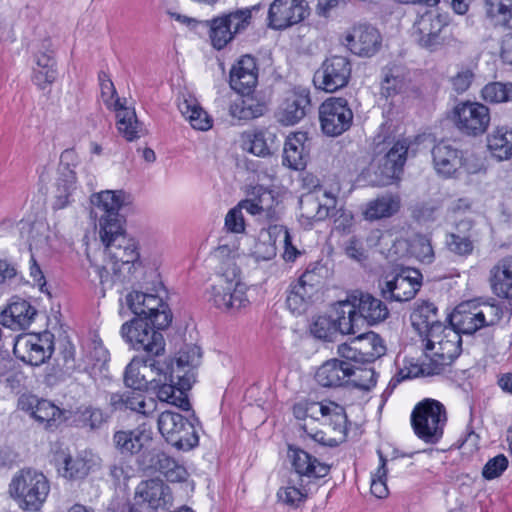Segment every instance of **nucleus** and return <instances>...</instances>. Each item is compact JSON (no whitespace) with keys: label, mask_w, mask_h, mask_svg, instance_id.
<instances>
[{"label":"nucleus","mask_w":512,"mask_h":512,"mask_svg":"<svg viewBox=\"0 0 512 512\" xmlns=\"http://www.w3.org/2000/svg\"><path fill=\"white\" fill-rule=\"evenodd\" d=\"M412 325L420 333H423V328L429 327L436 323L438 319V309L434 303L424 302L412 314Z\"/></svg>","instance_id":"bf43d9fd"},{"label":"nucleus","mask_w":512,"mask_h":512,"mask_svg":"<svg viewBox=\"0 0 512 512\" xmlns=\"http://www.w3.org/2000/svg\"><path fill=\"white\" fill-rule=\"evenodd\" d=\"M350 369V362L333 358L327 360L318 368L315 380L320 386L326 388L346 386Z\"/></svg>","instance_id":"a878e982"},{"label":"nucleus","mask_w":512,"mask_h":512,"mask_svg":"<svg viewBox=\"0 0 512 512\" xmlns=\"http://www.w3.org/2000/svg\"><path fill=\"white\" fill-rule=\"evenodd\" d=\"M310 93L305 88H295L285 99L280 111V121L285 125H294L303 119L310 107Z\"/></svg>","instance_id":"393cba45"},{"label":"nucleus","mask_w":512,"mask_h":512,"mask_svg":"<svg viewBox=\"0 0 512 512\" xmlns=\"http://www.w3.org/2000/svg\"><path fill=\"white\" fill-rule=\"evenodd\" d=\"M237 256L238 249L226 244L219 245L213 251L212 258L218 262V277L223 278V280L239 279L240 269L236 263Z\"/></svg>","instance_id":"c9c22d12"},{"label":"nucleus","mask_w":512,"mask_h":512,"mask_svg":"<svg viewBox=\"0 0 512 512\" xmlns=\"http://www.w3.org/2000/svg\"><path fill=\"white\" fill-rule=\"evenodd\" d=\"M353 341L358 347V353L363 356L366 363H372L386 353L383 339L374 332L362 333Z\"/></svg>","instance_id":"a18cd8bd"},{"label":"nucleus","mask_w":512,"mask_h":512,"mask_svg":"<svg viewBox=\"0 0 512 512\" xmlns=\"http://www.w3.org/2000/svg\"><path fill=\"white\" fill-rule=\"evenodd\" d=\"M268 110L264 97L253 92L240 94L229 107V113L238 120H252L263 116Z\"/></svg>","instance_id":"b1692460"},{"label":"nucleus","mask_w":512,"mask_h":512,"mask_svg":"<svg viewBox=\"0 0 512 512\" xmlns=\"http://www.w3.org/2000/svg\"><path fill=\"white\" fill-rule=\"evenodd\" d=\"M89 460L81 455L75 457L68 455L63 458V472L65 478L76 480L86 477L90 470Z\"/></svg>","instance_id":"13d9d810"},{"label":"nucleus","mask_w":512,"mask_h":512,"mask_svg":"<svg viewBox=\"0 0 512 512\" xmlns=\"http://www.w3.org/2000/svg\"><path fill=\"white\" fill-rule=\"evenodd\" d=\"M202 26L208 28L211 45L218 51L224 49L236 37L223 14L210 20H203Z\"/></svg>","instance_id":"a19ab883"},{"label":"nucleus","mask_w":512,"mask_h":512,"mask_svg":"<svg viewBox=\"0 0 512 512\" xmlns=\"http://www.w3.org/2000/svg\"><path fill=\"white\" fill-rule=\"evenodd\" d=\"M209 301L221 310H239L248 303L239 279L223 280L221 277H218L217 283L211 287Z\"/></svg>","instance_id":"f3484780"},{"label":"nucleus","mask_w":512,"mask_h":512,"mask_svg":"<svg viewBox=\"0 0 512 512\" xmlns=\"http://www.w3.org/2000/svg\"><path fill=\"white\" fill-rule=\"evenodd\" d=\"M306 134L299 132L287 137L283 150L282 163L284 166L301 170L306 166L304 159V141Z\"/></svg>","instance_id":"ea45409f"},{"label":"nucleus","mask_w":512,"mask_h":512,"mask_svg":"<svg viewBox=\"0 0 512 512\" xmlns=\"http://www.w3.org/2000/svg\"><path fill=\"white\" fill-rule=\"evenodd\" d=\"M125 194L123 191H102L95 193L91 196L90 202L93 205L91 214L98 217V210L100 215H114L119 213L120 208L124 203Z\"/></svg>","instance_id":"79ce46f5"},{"label":"nucleus","mask_w":512,"mask_h":512,"mask_svg":"<svg viewBox=\"0 0 512 512\" xmlns=\"http://www.w3.org/2000/svg\"><path fill=\"white\" fill-rule=\"evenodd\" d=\"M84 370L91 378L97 379L104 371H107L109 352L101 341H90L84 346Z\"/></svg>","instance_id":"72a5a7b5"},{"label":"nucleus","mask_w":512,"mask_h":512,"mask_svg":"<svg viewBox=\"0 0 512 512\" xmlns=\"http://www.w3.org/2000/svg\"><path fill=\"white\" fill-rule=\"evenodd\" d=\"M422 275L416 269H402L399 273L386 275L379 281L382 297L387 301L407 302L419 291Z\"/></svg>","instance_id":"1a4fd4ad"},{"label":"nucleus","mask_w":512,"mask_h":512,"mask_svg":"<svg viewBox=\"0 0 512 512\" xmlns=\"http://www.w3.org/2000/svg\"><path fill=\"white\" fill-rule=\"evenodd\" d=\"M5 313H8L10 318V321L7 319L4 320L5 325H16L19 329L25 330L31 325L37 314V310L30 302L16 298L8 305Z\"/></svg>","instance_id":"37998d69"},{"label":"nucleus","mask_w":512,"mask_h":512,"mask_svg":"<svg viewBox=\"0 0 512 512\" xmlns=\"http://www.w3.org/2000/svg\"><path fill=\"white\" fill-rule=\"evenodd\" d=\"M319 409L320 414L327 418L329 424L333 426L335 431L345 434L347 431V415L343 406L335 403H313L306 412L312 409Z\"/></svg>","instance_id":"8fccbe9b"},{"label":"nucleus","mask_w":512,"mask_h":512,"mask_svg":"<svg viewBox=\"0 0 512 512\" xmlns=\"http://www.w3.org/2000/svg\"><path fill=\"white\" fill-rule=\"evenodd\" d=\"M380 457V466L378 467L376 473L372 477L371 481V493L377 498H385L388 495V488L386 486V459L384 458L382 452L378 451Z\"/></svg>","instance_id":"338daca9"},{"label":"nucleus","mask_w":512,"mask_h":512,"mask_svg":"<svg viewBox=\"0 0 512 512\" xmlns=\"http://www.w3.org/2000/svg\"><path fill=\"white\" fill-rule=\"evenodd\" d=\"M247 137V149L256 156L270 155L278 146L276 134L269 129L256 130Z\"/></svg>","instance_id":"49530a36"},{"label":"nucleus","mask_w":512,"mask_h":512,"mask_svg":"<svg viewBox=\"0 0 512 512\" xmlns=\"http://www.w3.org/2000/svg\"><path fill=\"white\" fill-rule=\"evenodd\" d=\"M178 108L194 129L206 131L212 127V120L194 97L183 96L179 99Z\"/></svg>","instance_id":"58836bf2"},{"label":"nucleus","mask_w":512,"mask_h":512,"mask_svg":"<svg viewBox=\"0 0 512 512\" xmlns=\"http://www.w3.org/2000/svg\"><path fill=\"white\" fill-rule=\"evenodd\" d=\"M478 316L479 314L475 305L472 306L471 303H461L447 318L449 319V323L453 326V329L458 331L461 336V334L473 335L483 329Z\"/></svg>","instance_id":"c85d7f7f"},{"label":"nucleus","mask_w":512,"mask_h":512,"mask_svg":"<svg viewBox=\"0 0 512 512\" xmlns=\"http://www.w3.org/2000/svg\"><path fill=\"white\" fill-rule=\"evenodd\" d=\"M201 358L202 351L199 346L195 344H184L178 351L175 359V374H184L186 371H191L195 375L194 368L200 364Z\"/></svg>","instance_id":"3c124183"},{"label":"nucleus","mask_w":512,"mask_h":512,"mask_svg":"<svg viewBox=\"0 0 512 512\" xmlns=\"http://www.w3.org/2000/svg\"><path fill=\"white\" fill-rule=\"evenodd\" d=\"M9 492L20 509L38 512L49 495L50 483L42 472L30 468L22 469L12 478Z\"/></svg>","instance_id":"f03ea898"},{"label":"nucleus","mask_w":512,"mask_h":512,"mask_svg":"<svg viewBox=\"0 0 512 512\" xmlns=\"http://www.w3.org/2000/svg\"><path fill=\"white\" fill-rule=\"evenodd\" d=\"M490 285L498 297L512 299V256L500 259L491 268Z\"/></svg>","instance_id":"7c9ffc66"},{"label":"nucleus","mask_w":512,"mask_h":512,"mask_svg":"<svg viewBox=\"0 0 512 512\" xmlns=\"http://www.w3.org/2000/svg\"><path fill=\"white\" fill-rule=\"evenodd\" d=\"M409 146L410 141L403 138L397 140L390 148L376 172L380 177L377 181L379 186L390 185L394 180L399 179L407 159Z\"/></svg>","instance_id":"6ab92c4d"},{"label":"nucleus","mask_w":512,"mask_h":512,"mask_svg":"<svg viewBox=\"0 0 512 512\" xmlns=\"http://www.w3.org/2000/svg\"><path fill=\"white\" fill-rule=\"evenodd\" d=\"M73 421L79 427L96 430L107 421V416L100 408L82 405L74 411Z\"/></svg>","instance_id":"603ef678"},{"label":"nucleus","mask_w":512,"mask_h":512,"mask_svg":"<svg viewBox=\"0 0 512 512\" xmlns=\"http://www.w3.org/2000/svg\"><path fill=\"white\" fill-rule=\"evenodd\" d=\"M259 68L257 58L251 54L242 55L231 67L230 87L238 94L254 92L258 84Z\"/></svg>","instance_id":"a211bd4d"},{"label":"nucleus","mask_w":512,"mask_h":512,"mask_svg":"<svg viewBox=\"0 0 512 512\" xmlns=\"http://www.w3.org/2000/svg\"><path fill=\"white\" fill-rule=\"evenodd\" d=\"M325 271L326 268L319 262L311 263L307 266L306 270L300 276L295 285L298 286V289H302L303 291H306L309 295L313 296L314 293L318 291V289L323 283V273Z\"/></svg>","instance_id":"5fc2aeb1"},{"label":"nucleus","mask_w":512,"mask_h":512,"mask_svg":"<svg viewBox=\"0 0 512 512\" xmlns=\"http://www.w3.org/2000/svg\"><path fill=\"white\" fill-rule=\"evenodd\" d=\"M144 366H149L152 370L157 371L159 376L163 375V380L160 378L150 381L153 388H157V397L160 401L173 404L183 411L191 410V404L187 396V391L191 389L195 382V375L191 371H186L184 374H175L172 366L171 371L167 373L163 371L160 362L152 358L146 359Z\"/></svg>","instance_id":"7ed1b4c3"},{"label":"nucleus","mask_w":512,"mask_h":512,"mask_svg":"<svg viewBox=\"0 0 512 512\" xmlns=\"http://www.w3.org/2000/svg\"><path fill=\"white\" fill-rule=\"evenodd\" d=\"M261 5H253L251 7H245L240 9H235L228 11L226 13H222L226 18L229 26L231 27L232 32L235 36L244 32L251 24L252 21V13L259 11Z\"/></svg>","instance_id":"6e6d98bb"},{"label":"nucleus","mask_w":512,"mask_h":512,"mask_svg":"<svg viewBox=\"0 0 512 512\" xmlns=\"http://www.w3.org/2000/svg\"><path fill=\"white\" fill-rule=\"evenodd\" d=\"M105 248L106 253L115 263L135 264L140 258L135 240L127 236H118Z\"/></svg>","instance_id":"e433bc0d"},{"label":"nucleus","mask_w":512,"mask_h":512,"mask_svg":"<svg viewBox=\"0 0 512 512\" xmlns=\"http://www.w3.org/2000/svg\"><path fill=\"white\" fill-rule=\"evenodd\" d=\"M76 174L69 164H60L58 168V177L55 183L53 207L63 209L70 203V196L75 189Z\"/></svg>","instance_id":"f704fd0d"},{"label":"nucleus","mask_w":512,"mask_h":512,"mask_svg":"<svg viewBox=\"0 0 512 512\" xmlns=\"http://www.w3.org/2000/svg\"><path fill=\"white\" fill-rule=\"evenodd\" d=\"M484 9L494 27L508 31L501 39L500 57L512 65V0H485Z\"/></svg>","instance_id":"4468645a"},{"label":"nucleus","mask_w":512,"mask_h":512,"mask_svg":"<svg viewBox=\"0 0 512 512\" xmlns=\"http://www.w3.org/2000/svg\"><path fill=\"white\" fill-rule=\"evenodd\" d=\"M148 381L140 374L139 368L133 362L129 363L124 371V384L132 390L142 391L147 389Z\"/></svg>","instance_id":"774afa93"},{"label":"nucleus","mask_w":512,"mask_h":512,"mask_svg":"<svg viewBox=\"0 0 512 512\" xmlns=\"http://www.w3.org/2000/svg\"><path fill=\"white\" fill-rule=\"evenodd\" d=\"M413 34L421 47L435 51L449 42L447 17L428 9L414 22Z\"/></svg>","instance_id":"0eeeda50"},{"label":"nucleus","mask_w":512,"mask_h":512,"mask_svg":"<svg viewBox=\"0 0 512 512\" xmlns=\"http://www.w3.org/2000/svg\"><path fill=\"white\" fill-rule=\"evenodd\" d=\"M445 245L450 252L463 257L471 255L474 250L473 239L453 233L447 234Z\"/></svg>","instance_id":"0e129e2a"},{"label":"nucleus","mask_w":512,"mask_h":512,"mask_svg":"<svg viewBox=\"0 0 512 512\" xmlns=\"http://www.w3.org/2000/svg\"><path fill=\"white\" fill-rule=\"evenodd\" d=\"M481 95L482 98L489 103H502L512 101V83H489L483 87Z\"/></svg>","instance_id":"680f3d73"},{"label":"nucleus","mask_w":512,"mask_h":512,"mask_svg":"<svg viewBox=\"0 0 512 512\" xmlns=\"http://www.w3.org/2000/svg\"><path fill=\"white\" fill-rule=\"evenodd\" d=\"M144 470L153 469L159 471L168 480L176 481L183 478L184 469L176 461L164 452H158L152 455L148 464L141 463Z\"/></svg>","instance_id":"de8ad7c7"},{"label":"nucleus","mask_w":512,"mask_h":512,"mask_svg":"<svg viewBox=\"0 0 512 512\" xmlns=\"http://www.w3.org/2000/svg\"><path fill=\"white\" fill-rule=\"evenodd\" d=\"M136 497L152 509L162 508L171 501L169 487L159 479L142 481L137 486Z\"/></svg>","instance_id":"c756f323"},{"label":"nucleus","mask_w":512,"mask_h":512,"mask_svg":"<svg viewBox=\"0 0 512 512\" xmlns=\"http://www.w3.org/2000/svg\"><path fill=\"white\" fill-rule=\"evenodd\" d=\"M346 46L358 56L371 57L381 47L379 31L369 24L355 25L345 37Z\"/></svg>","instance_id":"aec40b11"},{"label":"nucleus","mask_w":512,"mask_h":512,"mask_svg":"<svg viewBox=\"0 0 512 512\" xmlns=\"http://www.w3.org/2000/svg\"><path fill=\"white\" fill-rule=\"evenodd\" d=\"M483 329L493 327L503 317V308L499 304L484 303L476 306Z\"/></svg>","instance_id":"69168bd1"},{"label":"nucleus","mask_w":512,"mask_h":512,"mask_svg":"<svg viewBox=\"0 0 512 512\" xmlns=\"http://www.w3.org/2000/svg\"><path fill=\"white\" fill-rule=\"evenodd\" d=\"M351 72L352 66L347 57L331 56L315 72L313 83L316 88L332 93L348 84Z\"/></svg>","instance_id":"f8f14e48"},{"label":"nucleus","mask_w":512,"mask_h":512,"mask_svg":"<svg viewBox=\"0 0 512 512\" xmlns=\"http://www.w3.org/2000/svg\"><path fill=\"white\" fill-rule=\"evenodd\" d=\"M352 300L356 303L359 316L362 317V323L375 325L383 322L389 316V310L384 302L374 297L372 294L356 292Z\"/></svg>","instance_id":"bb28decb"},{"label":"nucleus","mask_w":512,"mask_h":512,"mask_svg":"<svg viewBox=\"0 0 512 512\" xmlns=\"http://www.w3.org/2000/svg\"><path fill=\"white\" fill-rule=\"evenodd\" d=\"M122 338L135 350L148 355L159 356L165 351V340L160 331L155 330L148 317H134L121 327Z\"/></svg>","instance_id":"423d86ee"},{"label":"nucleus","mask_w":512,"mask_h":512,"mask_svg":"<svg viewBox=\"0 0 512 512\" xmlns=\"http://www.w3.org/2000/svg\"><path fill=\"white\" fill-rule=\"evenodd\" d=\"M324 201L313 194H307L300 199V206L303 211L302 216L315 222L324 221L327 218L336 217L339 213L345 217L346 221L352 220L351 214H345L344 211L336 208L337 198L330 192L325 191Z\"/></svg>","instance_id":"412c9836"},{"label":"nucleus","mask_w":512,"mask_h":512,"mask_svg":"<svg viewBox=\"0 0 512 512\" xmlns=\"http://www.w3.org/2000/svg\"><path fill=\"white\" fill-rule=\"evenodd\" d=\"M335 322L337 333L356 334L362 325V317L356 308L353 300L339 301L334 306V316H331Z\"/></svg>","instance_id":"cd10ccee"},{"label":"nucleus","mask_w":512,"mask_h":512,"mask_svg":"<svg viewBox=\"0 0 512 512\" xmlns=\"http://www.w3.org/2000/svg\"><path fill=\"white\" fill-rule=\"evenodd\" d=\"M353 112L348 101L342 97H331L319 108L321 129L327 136L336 137L346 132L353 123Z\"/></svg>","instance_id":"9d476101"},{"label":"nucleus","mask_w":512,"mask_h":512,"mask_svg":"<svg viewBox=\"0 0 512 512\" xmlns=\"http://www.w3.org/2000/svg\"><path fill=\"white\" fill-rule=\"evenodd\" d=\"M431 154L435 170L445 177L452 176L463 164L462 151L445 141L434 145Z\"/></svg>","instance_id":"5701e85b"},{"label":"nucleus","mask_w":512,"mask_h":512,"mask_svg":"<svg viewBox=\"0 0 512 512\" xmlns=\"http://www.w3.org/2000/svg\"><path fill=\"white\" fill-rule=\"evenodd\" d=\"M487 148L497 161L512 159V129L497 127L487 136Z\"/></svg>","instance_id":"4c0bfd02"},{"label":"nucleus","mask_w":512,"mask_h":512,"mask_svg":"<svg viewBox=\"0 0 512 512\" xmlns=\"http://www.w3.org/2000/svg\"><path fill=\"white\" fill-rule=\"evenodd\" d=\"M309 15L305 0H274L268 10V26L284 30L302 22Z\"/></svg>","instance_id":"2eb2a0df"},{"label":"nucleus","mask_w":512,"mask_h":512,"mask_svg":"<svg viewBox=\"0 0 512 512\" xmlns=\"http://www.w3.org/2000/svg\"><path fill=\"white\" fill-rule=\"evenodd\" d=\"M47 45L43 43L46 51L36 54V67L33 69V83L41 90L46 89L57 78L56 61L54 59V52L49 50V41Z\"/></svg>","instance_id":"2f4dec72"},{"label":"nucleus","mask_w":512,"mask_h":512,"mask_svg":"<svg viewBox=\"0 0 512 512\" xmlns=\"http://www.w3.org/2000/svg\"><path fill=\"white\" fill-rule=\"evenodd\" d=\"M462 352V337L458 331L448 328L446 335H443L436 343L433 351H428L429 363H422L419 373L423 376L439 374L443 368L454 362Z\"/></svg>","instance_id":"6e6552de"},{"label":"nucleus","mask_w":512,"mask_h":512,"mask_svg":"<svg viewBox=\"0 0 512 512\" xmlns=\"http://www.w3.org/2000/svg\"><path fill=\"white\" fill-rule=\"evenodd\" d=\"M452 121L462 134L477 137L486 132L490 111L478 102H461L453 109Z\"/></svg>","instance_id":"9b49d317"},{"label":"nucleus","mask_w":512,"mask_h":512,"mask_svg":"<svg viewBox=\"0 0 512 512\" xmlns=\"http://www.w3.org/2000/svg\"><path fill=\"white\" fill-rule=\"evenodd\" d=\"M447 422L445 406L431 398L420 401L411 413V425L416 436L428 444H436L443 437Z\"/></svg>","instance_id":"20e7f679"},{"label":"nucleus","mask_w":512,"mask_h":512,"mask_svg":"<svg viewBox=\"0 0 512 512\" xmlns=\"http://www.w3.org/2000/svg\"><path fill=\"white\" fill-rule=\"evenodd\" d=\"M400 209L398 196L384 195L367 203L364 216L367 220H380L389 218Z\"/></svg>","instance_id":"c03bdc74"},{"label":"nucleus","mask_w":512,"mask_h":512,"mask_svg":"<svg viewBox=\"0 0 512 512\" xmlns=\"http://www.w3.org/2000/svg\"><path fill=\"white\" fill-rule=\"evenodd\" d=\"M350 370L346 386H352L361 391H370L376 386L377 373L373 368L355 366L351 363Z\"/></svg>","instance_id":"864d4df0"},{"label":"nucleus","mask_w":512,"mask_h":512,"mask_svg":"<svg viewBox=\"0 0 512 512\" xmlns=\"http://www.w3.org/2000/svg\"><path fill=\"white\" fill-rule=\"evenodd\" d=\"M115 107L117 110V129L119 133L128 141H133L140 137V123L133 109L123 107L120 99L116 98Z\"/></svg>","instance_id":"09e8293b"},{"label":"nucleus","mask_w":512,"mask_h":512,"mask_svg":"<svg viewBox=\"0 0 512 512\" xmlns=\"http://www.w3.org/2000/svg\"><path fill=\"white\" fill-rule=\"evenodd\" d=\"M112 441L121 456L132 457L144 453L146 446L152 441V432L142 427L119 430L114 433Z\"/></svg>","instance_id":"4be33fe9"},{"label":"nucleus","mask_w":512,"mask_h":512,"mask_svg":"<svg viewBox=\"0 0 512 512\" xmlns=\"http://www.w3.org/2000/svg\"><path fill=\"white\" fill-rule=\"evenodd\" d=\"M253 195L259 204L260 211L264 213V219L268 221L276 220L277 213L275 207L278 204V201L274 192L262 186H258L254 188Z\"/></svg>","instance_id":"052dcab7"},{"label":"nucleus","mask_w":512,"mask_h":512,"mask_svg":"<svg viewBox=\"0 0 512 512\" xmlns=\"http://www.w3.org/2000/svg\"><path fill=\"white\" fill-rule=\"evenodd\" d=\"M381 81V94L392 97L408 91L411 84L410 73L406 68L398 65L386 66Z\"/></svg>","instance_id":"473e14b6"},{"label":"nucleus","mask_w":512,"mask_h":512,"mask_svg":"<svg viewBox=\"0 0 512 512\" xmlns=\"http://www.w3.org/2000/svg\"><path fill=\"white\" fill-rule=\"evenodd\" d=\"M198 419L192 414L187 419L181 414L166 410L157 419L158 430L163 438L179 450L188 451L199 444V437L195 428Z\"/></svg>","instance_id":"39448f33"},{"label":"nucleus","mask_w":512,"mask_h":512,"mask_svg":"<svg viewBox=\"0 0 512 512\" xmlns=\"http://www.w3.org/2000/svg\"><path fill=\"white\" fill-rule=\"evenodd\" d=\"M18 406L47 430H55L63 421L64 411L46 399L23 395L19 398Z\"/></svg>","instance_id":"dca6fc26"},{"label":"nucleus","mask_w":512,"mask_h":512,"mask_svg":"<svg viewBox=\"0 0 512 512\" xmlns=\"http://www.w3.org/2000/svg\"><path fill=\"white\" fill-rule=\"evenodd\" d=\"M100 236L105 247L118 236H127L123 229V218L119 213L114 215H99Z\"/></svg>","instance_id":"4d7b16f0"},{"label":"nucleus","mask_w":512,"mask_h":512,"mask_svg":"<svg viewBox=\"0 0 512 512\" xmlns=\"http://www.w3.org/2000/svg\"><path fill=\"white\" fill-rule=\"evenodd\" d=\"M311 334L320 340L331 342L337 334L335 322L331 316H319L310 327Z\"/></svg>","instance_id":"e2e57ef3"},{"label":"nucleus","mask_w":512,"mask_h":512,"mask_svg":"<svg viewBox=\"0 0 512 512\" xmlns=\"http://www.w3.org/2000/svg\"><path fill=\"white\" fill-rule=\"evenodd\" d=\"M288 457L300 483L290 479L286 487L278 490L277 497L285 505L297 508L308 498L310 484L314 480L326 477L331 466L293 445H289Z\"/></svg>","instance_id":"f257e3e1"},{"label":"nucleus","mask_w":512,"mask_h":512,"mask_svg":"<svg viewBox=\"0 0 512 512\" xmlns=\"http://www.w3.org/2000/svg\"><path fill=\"white\" fill-rule=\"evenodd\" d=\"M53 337L49 332L42 335L20 336L14 343L13 352L22 362L31 366H40L51 357L54 351Z\"/></svg>","instance_id":"ddd939ff"}]
</instances>
